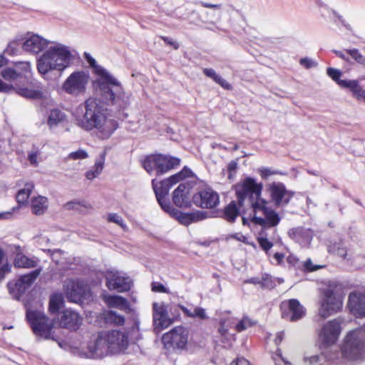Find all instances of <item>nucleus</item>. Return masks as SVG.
Returning <instances> with one entry per match:
<instances>
[{"instance_id":"f257e3e1","label":"nucleus","mask_w":365,"mask_h":365,"mask_svg":"<svg viewBox=\"0 0 365 365\" xmlns=\"http://www.w3.org/2000/svg\"><path fill=\"white\" fill-rule=\"evenodd\" d=\"M83 56L93 69V73L98 76L95 84L98 88L102 101L111 106L119 118H126L128 114L125 111L131 104L132 94L125 92L120 82L106 68L98 65L89 53L85 52Z\"/></svg>"},{"instance_id":"f03ea898","label":"nucleus","mask_w":365,"mask_h":365,"mask_svg":"<svg viewBox=\"0 0 365 365\" xmlns=\"http://www.w3.org/2000/svg\"><path fill=\"white\" fill-rule=\"evenodd\" d=\"M262 184L257 183L252 178H246L241 184L235 185V192L240 207H250L254 216L252 221L262 228L276 227L281 217L273 209L267 206V202L261 198Z\"/></svg>"},{"instance_id":"7ed1b4c3","label":"nucleus","mask_w":365,"mask_h":365,"mask_svg":"<svg viewBox=\"0 0 365 365\" xmlns=\"http://www.w3.org/2000/svg\"><path fill=\"white\" fill-rule=\"evenodd\" d=\"M73 115L78 127L87 131L96 129L101 139L109 138L118 127L117 121L108 116L107 108L97 98L87 99L76 109Z\"/></svg>"},{"instance_id":"20e7f679","label":"nucleus","mask_w":365,"mask_h":365,"mask_svg":"<svg viewBox=\"0 0 365 365\" xmlns=\"http://www.w3.org/2000/svg\"><path fill=\"white\" fill-rule=\"evenodd\" d=\"M71 53L69 48L59 43L48 47L37 60V70L45 76L52 71H63L70 66Z\"/></svg>"},{"instance_id":"39448f33","label":"nucleus","mask_w":365,"mask_h":365,"mask_svg":"<svg viewBox=\"0 0 365 365\" xmlns=\"http://www.w3.org/2000/svg\"><path fill=\"white\" fill-rule=\"evenodd\" d=\"M139 325V319L135 317L133 324L126 333L119 330L103 331L102 332L108 344L110 354H117L125 349L128 345V338L134 341L140 339L141 334L140 333Z\"/></svg>"},{"instance_id":"423d86ee","label":"nucleus","mask_w":365,"mask_h":365,"mask_svg":"<svg viewBox=\"0 0 365 365\" xmlns=\"http://www.w3.org/2000/svg\"><path fill=\"white\" fill-rule=\"evenodd\" d=\"M341 351L342 356L348 359L362 357L365 354V324L347 334Z\"/></svg>"},{"instance_id":"0eeeda50","label":"nucleus","mask_w":365,"mask_h":365,"mask_svg":"<svg viewBox=\"0 0 365 365\" xmlns=\"http://www.w3.org/2000/svg\"><path fill=\"white\" fill-rule=\"evenodd\" d=\"M180 159L171 155L153 154L146 156L142 161L144 169L150 174L163 175L180 165Z\"/></svg>"},{"instance_id":"6e6552de","label":"nucleus","mask_w":365,"mask_h":365,"mask_svg":"<svg viewBox=\"0 0 365 365\" xmlns=\"http://www.w3.org/2000/svg\"><path fill=\"white\" fill-rule=\"evenodd\" d=\"M343 298L336 290V287L329 284L320 290L319 314L327 318L341 310Z\"/></svg>"},{"instance_id":"1a4fd4ad","label":"nucleus","mask_w":365,"mask_h":365,"mask_svg":"<svg viewBox=\"0 0 365 365\" xmlns=\"http://www.w3.org/2000/svg\"><path fill=\"white\" fill-rule=\"evenodd\" d=\"M26 317L33 333L38 339H53V322L43 312L38 310H27Z\"/></svg>"},{"instance_id":"9d476101","label":"nucleus","mask_w":365,"mask_h":365,"mask_svg":"<svg viewBox=\"0 0 365 365\" xmlns=\"http://www.w3.org/2000/svg\"><path fill=\"white\" fill-rule=\"evenodd\" d=\"M188 331L182 327H176L163 335L162 342L168 349H183L187 343Z\"/></svg>"},{"instance_id":"9b49d317","label":"nucleus","mask_w":365,"mask_h":365,"mask_svg":"<svg viewBox=\"0 0 365 365\" xmlns=\"http://www.w3.org/2000/svg\"><path fill=\"white\" fill-rule=\"evenodd\" d=\"M88 76L83 71L72 73L63 84V90L68 94L77 96L86 91Z\"/></svg>"},{"instance_id":"f8f14e48","label":"nucleus","mask_w":365,"mask_h":365,"mask_svg":"<svg viewBox=\"0 0 365 365\" xmlns=\"http://www.w3.org/2000/svg\"><path fill=\"white\" fill-rule=\"evenodd\" d=\"M271 202L277 207H286L294 197L295 192L286 188L284 183L273 182L268 185Z\"/></svg>"},{"instance_id":"ddd939ff","label":"nucleus","mask_w":365,"mask_h":365,"mask_svg":"<svg viewBox=\"0 0 365 365\" xmlns=\"http://www.w3.org/2000/svg\"><path fill=\"white\" fill-rule=\"evenodd\" d=\"M65 294L70 302H81L90 296L88 287L83 282L71 280L65 285Z\"/></svg>"},{"instance_id":"4468645a","label":"nucleus","mask_w":365,"mask_h":365,"mask_svg":"<svg viewBox=\"0 0 365 365\" xmlns=\"http://www.w3.org/2000/svg\"><path fill=\"white\" fill-rule=\"evenodd\" d=\"M192 203L202 209H212L220 203V197L212 189L206 188L192 196Z\"/></svg>"},{"instance_id":"2eb2a0df","label":"nucleus","mask_w":365,"mask_h":365,"mask_svg":"<svg viewBox=\"0 0 365 365\" xmlns=\"http://www.w3.org/2000/svg\"><path fill=\"white\" fill-rule=\"evenodd\" d=\"M341 323L342 319L337 318L324 325L319 336L324 346H329L337 341L341 331Z\"/></svg>"},{"instance_id":"dca6fc26","label":"nucleus","mask_w":365,"mask_h":365,"mask_svg":"<svg viewBox=\"0 0 365 365\" xmlns=\"http://www.w3.org/2000/svg\"><path fill=\"white\" fill-rule=\"evenodd\" d=\"M132 281L129 277L121 274L119 272L110 271L106 275V284L109 290L118 292L128 291L131 287Z\"/></svg>"},{"instance_id":"f3484780","label":"nucleus","mask_w":365,"mask_h":365,"mask_svg":"<svg viewBox=\"0 0 365 365\" xmlns=\"http://www.w3.org/2000/svg\"><path fill=\"white\" fill-rule=\"evenodd\" d=\"M86 354L87 357L91 359H101L110 354L102 331L98 334L95 340L88 344Z\"/></svg>"},{"instance_id":"a211bd4d","label":"nucleus","mask_w":365,"mask_h":365,"mask_svg":"<svg viewBox=\"0 0 365 365\" xmlns=\"http://www.w3.org/2000/svg\"><path fill=\"white\" fill-rule=\"evenodd\" d=\"M282 309V318L287 319L290 322H297L304 317L305 308L296 299H289L287 303L281 306Z\"/></svg>"},{"instance_id":"6ab92c4d","label":"nucleus","mask_w":365,"mask_h":365,"mask_svg":"<svg viewBox=\"0 0 365 365\" xmlns=\"http://www.w3.org/2000/svg\"><path fill=\"white\" fill-rule=\"evenodd\" d=\"M168 212L171 217L179 221L180 223L184 225H189L190 224L197 222L206 218V212L202 211H196L194 212H182V211L170 207L169 210H164Z\"/></svg>"},{"instance_id":"aec40b11","label":"nucleus","mask_w":365,"mask_h":365,"mask_svg":"<svg viewBox=\"0 0 365 365\" xmlns=\"http://www.w3.org/2000/svg\"><path fill=\"white\" fill-rule=\"evenodd\" d=\"M152 186L158 202L161 208L163 210H169L171 205L166 197L171 187L170 184H168V180H165L158 182L155 179H153L152 180Z\"/></svg>"},{"instance_id":"412c9836","label":"nucleus","mask_w":365,"mask_h":365,"mask_svg":"<svg viewBox=\"0 0 365 365\" xmlns=\"http://www.w3.org/2000/svg\"><path fill=\"white\" fill-rule=\"evenodd\" d=\"M190 184L182 182L173 192V202L180 208H188L191 206L192 200L190 196Z\"/></svg>"},{"instance_id":"4be33fe9","label":"nucleus","mask_w":365,"mask_h":365,"mask_svg":"<svg viewBox=\"0 0 365 365\" xmlns=\"http://www.w3.org/2000/svg\"><path fill=\"white\" fill-rule=\"evenodd\" d=\"M50 43L49 41L39 35L31 34L25 38L22 44V48L26 52L38 54L48 47Z\"/></svg>"},{"instance_id":"5701e85b","label":"nucleus","mask_w":365,"mask_h":365,"mask_svg":"<svg viewBox=\"0 0 365 365\" xmlns=\"http://www.w3.org/2000/svg\"><path fill=\"white\" fill-rule=\"evenodd\" d=\"M153 319L155 329H163L169 327L172 321L168 317V311L164 303L153 304Z\"/></svg>"},{"instance_id":"b1692460","label":"nucleus","mask_w":365,"mask_h":365,"mask_svg":"<svg viewBox=\"0 0 365 365\" xmlns=\"http://www.w3.org/2000/svg\"><path fill=\"white\" fill-rule=\"evenodd\" d=\"M348 307L356 317H365V294L361 292H352L349 295Z\"/></svg>"},{"instance_id":"393cba45","label":"nucleus","mask_w":365,"mask_h":365,"mask_svg":"<svg viewBox=\"0 0 365 365\" xmlns=\"http://www.w3.org/2000/svg\"><path fill=\"white\" fill-rule=\"evenodd\" d=\"M82 324V317L72 309H65L61 313L59 326L70 331L77 330Z\"/></svg>"},{"instance_id":"a878e982","label":"nucleus","mask_w":365,"mask_h":365,"mask_svg":"<svg viewBox=\"0 0 365 365\" xmlns=\"http://www.w3.org/2000/svg\"><path fill=\"white\" fill-rule=\"evenodd\" d=\"M31 88L20 87L18 88L16 92L26 98L31 99H41L43 96V86L41 83L35 79H31L29 82Z\"/></svg>"},{"instance_id":"bb28decb","label":"nucleus","mask_w":365,"mask_h":365,"mask_svg":"<svg viewBox=\"0 0 365 365\" xmlns=\"http://www.w3.org/2000/svg\"><path fill=\"white\" fill-rule=\"evenodd\" d=\"M288 235L302 247L309 245L313 238L312 232L309 229H306L302 227H294L289 230Z\"/></svg>"},{"instance_id":"cd10ccee","label":"nucleus","mask_w":365,"mask_h":365,"mask_svg":"<svg viewBox=\"0 0 365 365\" xmlns=\"http://www.w3.org/2000/svg\"><path fill=\"white\" fill-rule=\"evenodd\" d=\"M329 351L330 348L328 347L320 355H313L310 357H305L304 359L306 361H309L310 365H323L322 361H331L338 358L339 353L337 351L329 354Z\"/></svg>"},{"instance_id":"c85d7f7f","label":"nucleus","mask_w":365,"mask_h":365,"mask_svg":"<svg viewBox=\"0 0 365 365\" xmlns=\"http://www.w3.org/2000/svg\"><path fill=\"white\" fill-rule=\"evenodd\" d=\"M39 259L37 257H29L23 254H17L14 264L18 268L31 269L37 267Z\"/></svg>"},{"instance_id":"c756f323","label":"nucleus","mask_w":365,"mask_h":365,"mask_svg":"<svg viewBox=\"0 0 365 365\" xmlns=\"http://www.w3.org/2000/svg\"><path fill=\"white\" fill-rule=\"evenodd\" d=\"M341 84L344 86V88L349 89L354 98L365 103V90L360 86L357 80L341 81Z\"/></svg>"},{"instance_id":"7c9ffc66","label":"nucleus","mask_w":365,"mask_h":365,"mask_svg":"<svg viewBox=\"0 0 365 365\" xmlns=\"http://www.w3.org/2000/svg\"><path fill=\"white\" fill-rule=\"evenodd\" d=\"M106 156V151L103 150L101 153L98 159L96 161L92 168L86 173L88 180H93L98 177L103 171Z\"/></svg>"},{"instance_id":"2f4dec72","label":"nucleus","mask_w":365,"mask_h":365,"mask_svg":"<svg viewBox=\"0 0 365 365\" xmlns=\"http://www.w3.org/2000/svg\"><path fill=\"white\" fill-rule=\"evenodd\" d=\"M240 211L235 201L230 202L225 207L221 217L229 222H234L240 215Z\"/></svg>"},{"instance_id":"473e14b6","label":"nucleus","mask_w":365,"mask_h":365,"mask_svg":"<svg viewBox=\"0 0 365 365\" xmlns=\"http://www.w3.org/2000/svg\"><path fill=\"white\" fill-rule=\"evenodd\" d=\"M7 288L13 298L16 300H19L27 290L26 287L19 278L16 281L9 282L7 284Z\"/></svg>"},{"instance_id":"72a5a7b5","label":"nucleus","mask_w":365,"mask_h":365,"mask_svg":"<svg viewBox=\"0 0 365 365\" xmlns=\"http://www.w3.org/2000/svg\"><path fill=\"white\" fill-rule=\"evenodd\" d=\"M109 307H115L120 309H129L130 304L128 300L119 295H109L105 298Z\"/></svg>"},{"instance_id":"f704fd0d","label":"nucleus","mask_w":365,"mask_h":365,"mask_svg":"<svg viewBox=\"0 0 365 365\" xmlns=\"http://www.w3.org/2000/svg\"><path fill=\"white\" fill-rule=\"evenodd\" d=\"M66 114L59 109L51 110L48 118L47 124L50 128L57 127L60 123L66 120Z\"/></svg>"},{"instance_id":"c9c22d12","label":"nucleus","mask_w":365,"mask_h":365,"mask_svg":"<svg viewBox=\"0 0 365 365\" xmlns=\"http://www.w3.org/2000/svg\"><path fill=\"white\" fill-rule=\"evenodd\" d=\"M64 304V299L61 293H54L51 295L48 304V310L51 314L58 313Z\"/></svg>"},{"instance_id":"e433bc0d","label":"nucleus","mask_w":365,"mask_h":365,"mask_svg":"<svg viewBox=\"0 0 365 365\" xmlns=\"http://www.w3.org/2000/svg\"><path fill=\"white\" fill-rule=\"evenodd\" d=\"M203 73L207 77L212 78L216 83L219 84L226 90H232V86L225 79L217 74L213 68H204Z\"/></svg>"},{"instance_id":"4c0bfd02","label":"nucleus","mask_w":365,"mask_h":365,"mask_svg":"<svg viewBox=\"0 0 365 365\" xmlns=\"http://www.w3.org/2000/svg\"><path fill=\"white\" fill-rule=\"evenodd\" d=\"M32 211L36 215H42L48 208V200L43 196H38L31 200Z\"/></svg>"},{"instance_id":"58836bf2","label":"nucleus","mask_w":365,"mask_h":365,"mask_svg":"<svg viewBox=\"0 0 365 365\" xmlns=\"http://www.w3.org/2000/svg\"><path fill=\"white\" fill-rule=\"evenodd\" d=\"M104 318L106 324L110 325L120 326L125 323L124 317L113 310L106 312Z\"/></svg>"},{"instance_id":"ea45409f","label":"nucleus","mask_w":365,"mask_h":365,"mask_svg":"<svg viewBox=\"0 0 365 365\" xmlns=\"http://www.w3.org/2000/svg\"><path fill=\"white\" fill-rule=\"evenodd\" d=\"M229 319H222L220 322V327L218 331L221 336L228 341H235V334L229 333V327L233 325Z\"/></svg>"},{"instance_id":"a19ab883","label":"nucleus","mask_w":365,"mask_h":365,"mask_svg":"<svg viewBox=\"0 0 365 365\" xmlns=\"http://www.w3.org/2000/svg\"><path fill=\"white\" fill-rule=\"evenodd\" d=\"M42 271V268L40 267L38 269H36L26 274L21 275L19 279L22 282V283L25 285L27 289H29L34 281L37 279Z\"/></svg>"},{"instance_id":"79ce46f5","label":"nucleus","mask_w":365,"mask_h":365,"mask_svg":"<svg viewBox=\"0 0 365 365\" xmlns=\"http://www.w3.org/2000/svg\"><path fill=\"white\" fill-rule=\"evenodd\" d=\"M33 188L32 183H26L23 189L19 190L16 194V201L19 205H24L27 202Z\"/></svg>"},{"instance_id":"37998d69","label":"nucleus","mask_w":365,"mask_h":365,"mask_svg":"<svg viewBox=\"0 0 365 365\" xmlns=\"http://www.w3.org/2000/svg\"><path fill=\"white\" fill-rule=\"evenodd\" d=\"M255 324H257V321L252 319L247 316H244L242 319L235 325V328L237 331L241 332Z\"/></svg>"},{"instance_id":"c03bdc74","label":"nucleus","mask_w":365,"mask_h":365,"mask_svg":"<svg viewBox=\"0 0 365 365\" xmlns=\"http://www.w3.org/2000/svg\"><path fill=\"white\" fill-rule=\"evenodd\" d=\"M1 76L6 81H15L21 76L19 72L11 68H6L1 72Z\"/></svg>"},{"instance_id":"a18cd8bd","label":"nucleus","mask_w":365,"mask_h":365,"mask_svg":"<svg viewBox=\"0 0 365 365\" xmlns=\"http://www.w3.org/2000/svg\"><path fill=\"white\" fill-rule=\"evenodd\" d=\"M327 73L333 81L336 82V83L341 88H344V86H343L341 84V81H352V80L340 79L341 72L339 70L334 68H328L327 69Z\"/></svg>"},{"instance_id":"49530a36","label":"nucleus","mask_w":365,"mask_h":365,"mask_svg":"<svg viewBox=\"0 0 365 365\" xmlns=\"http://www.w3.org/2000/svg\"><path fill=\"white\" fill-rule=\"evenodd\" d=\"M329 252H333L342 258H345L347 254L346 249L341 242L335 243L329 246Z\"/></svg>"},{"instance_id":"de8ad7c7","label":"nucleus","mask_w":365,"mask_h":365,"mask_svg":"<svg viewBox=\"0 0 365 365\" xmlns=\"http://www.w3.org/2000/svg\"><path fill=\"white\" fill-rule=\"evenodd\" d=\"M66 210H76L81 211V207H88L87 204L85 201L72 200L66 202L64 205Z\"/></svg>"},{"instance_id":"09e8293b","label":"nucleus","mask_w":365,"mask_h":365,"mask_svg":"<svg viewBox=\"0 0 365 365\" xmlns=\"http://www.w3.org/2000/svg\"><path fill=\"white\" fill-rule=\"evenodd\" d=\"M16 68L21 71V76H24L25 78H29L31 71V66L30 62H19L16 63Z\"/></svg>"},{"instance_id":"8fccbe9b","label":"nucleus","mask_w":365,"mask_h":365,"mask_svg":"<svg viewBox=\"0 0 365 365\" xmlns=\"http://www.w3.org/2000/svg\"><path fill=\"white\" fill-rule=\"evenodd\" d=\"M108 220L110 222H113V223L118 225L123 230L127 229V226H126L125 223L124 222L123 219L122 218L121 216H120L117 213H110L108 215Z\"/></svg>"},{"instance_id":"3c124183","label":"nucleus","mask_w":365,"mask_h":365,"mask_svg":"<svg viewBox=\"0 0 365 365\" xmlns=\"http://www.w3.org/2000/svg\"><path fill=\"white\" fill-rule=\"evenodd\" d=\"M346 52L350 55L357 63L365 66V57L356 48L346 50Z\"/></svg>"},{"instance_id":"603ef678","label":"nucleus","mask_w":365,"mask_h":365,"mask_svg":"<svg viewBox=\"0 0 365 365\" xmlns=\"http://www.w3.org/2000/svg\"><path fill=\"white\" fill-rule=\"evenodd\" d=\"M257 242L260 247L266 252L269 254V250L273 247V243L271 242L266 237H257Z\"/></svg>"},{"instance_id":"864d4df0","label":"nucleus","mask_w":365,"mask_h":365,"mask_svg":"<svg viewBox=\"0 0 365 365\" xmlns=\"http://www.w3.org/2000/svg\"><path fill=\"white\" fill-rule=\"evenodd\" d=\"M275 286L274 282L272 277L267 274H264L261 279V287L266 289H272Z\"/></svg>"},{"instance_id":"5fc2aeb1","label":"nucleus","mask_w":365,"mask_h":365,"mask_svg":"<svg viewBox=\"0 0 365 365\" xmlns=\"http://www.w3.org/2000/svg\"><path fill=\"white\" fill-rule=\"evenodd\" d=\"M258 172H259L260 176L262 177V178H263V179H266L269 176L272 175H277V174L282 175V173H280L277 170H272L271 168H264V167L259 168L258 169Z\"/></svg>"},{"instance_id":"6e6d98bb","label":"nucleus","mask_w":365,"mask_h":365,"mask_svg":"<svg viewBox=\"0 0 365 365\" xmlns=\"http://www.w3.org/2000/svg\"><path fill=\"white\" fill-rule=\"evenodd\" d=\"M88 156L87 152L82 149L72 152L68 155V158L73 160L85 159L88 158Z\"/></svg>"},{"instance_id":"4d7b16f0","label":"nucleus","mask_w":365,"mask_h":365,"mask_svg":"<svg viewBox=\"0 0 365 365\" xmlns=\"http://www.w3.org/2000/svg\"><path fill=\"white\" fill-rule=\"evenodd\" d=\"M299 63L307 69H309L317 66V63L309 58H302L299 61Z\"/></svg>"},{"instance_id":"13d9d810","label":"nucleus","mask_w":365,"mask_h":365,"mask_svg":"<svg viewBox=\"0 0 365 365\" xmlns=\"http://www.w3.org/2000/svg\"><path fill=\"white\" fill-rule=\"evenodd\" d=\"M304 267L306 271L307 272H314L321 268H323L324 265H314L313 264L312 260L310 259H307L304 264Z\"/></svg>"},{"instance_id":"bf43d9fd","label":"nucleus","mask_w":365,"mask_h":365,"mask_svg":"<svg viewBox=\"0 0 365 365\" xmlns=\"http://www.w3.org/2000/svg\"><path fill=\"white\" fill-rule=\"evenodd\" d=\"M151 289L155 292L168 293L169 290L163 284L160 282H153Z\"/></svg>"},{"instance_id":"052dcab7","label":"nucleus","mask_w":365,"mask_h":365,"mask_svg":"<svg viewBox=\"0 0 365 365\" xmlns=\"http://www.w3.org/2000/svg\"><path fill=\"white\" fill-rule=\"evenodd\" d=\"M231 237L237 240V241L242 242H244L246 245H251L253 247H256L255 244L254 242H250L248 241L247 237L246 236H245L244 235H242V233H240V232L235 233V234L231 235Z\"/></svg>"},{"instance_id":"680f3d73","label":"nucleus","mask_w":365,"mask_h":365,"mask_svg":"<svg viewBox=\"0 0 365 365\" xmlns=\"http://www.w3.org/2000/svg\"><path fill=\"white\" fill-rule=\"evenodd\" d=\"M198 317L200 319H206L208 318L207 315L205 313V309L202 307H195L193 311V317Z\"/></svg>"},{"instance_id":"e2e57ef3","label":"nucleus","mask_w":365,"mask_h":365,"mask_svg":"<svg viewBox=\"0 0 365 365\" xmlns=\"http://www.w3.org/2000/svg\"><path fill=\"white\" fill-rule=\"evenodd\" d=\"M332 14H333L334 16H335L338 19V20L340 21V23L342 24V26L344 27H345L349 31H351L352 30L351 26L345 21V19H344V17L342 16L339 14L334 10L332 11Z\"/></svg>"},{"instance_id":"0e129e2a","label":"nucleus","mask_w":365,"mask_h":365,"mask_svg":"<svg viewBox=\"0 0 365 365\" xmlns=\"http://www.w3.org/2000/svg\"><path fill=\"white\" fill-rule=\"evenodd\" d=\"M165 180H168V183L170 184L171 187L180 182V180H183L182 178L180 175V174L178 173L175 175H171L170 177L165 179Z\"/></svg>"},{"instance_id":"69168bd1","label":"nucleus","mask_w":365,"mask_h":365,"mask_svg":"<svg viewBox=\"0 0 365 365\" xmlns=\"http://www.w3.org/2000/svg\"><path fill=\"white\" fill-rule=\"evenodd\" d=\"M11 265L5 264L0 267V281H1L6 276V274L11 272Z\"/></svg>"},{"instance_id":"338daca9","label":"nucleus","mask_w":365,"mask_h":365,"mask_svg":"<svg viewBox=\"0 0 365 365\" xmlns=\"http://www.w3.org/2000/svg\"><path fill=\"white\" fill-rule=\"evenodd\" d=\"M14 89L11 85H8L0 80V92L9 93Z\"/></svg>"},{"instance_id":"774afa93","label":"nucleus","mask_w":365,"mask_h":365,"mask_svg":"<svg viewBox=\"0 0 365 365\" xmlns=\"http://www.w3.org/2000/svg\"><path fill=\"white\" fill-rule=\"evenodd\" d=\"M230 365H251L250 361L246 359L241 357L237 358L236 360L232 361Z\"/></svg>"}]
</instances>
